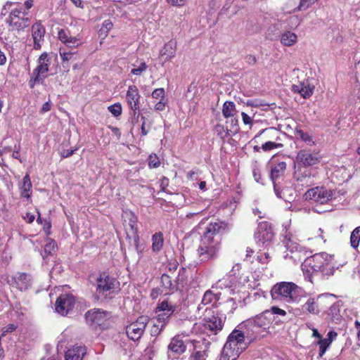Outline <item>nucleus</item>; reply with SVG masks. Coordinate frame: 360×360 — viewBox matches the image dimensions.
<instances>
[{
  "instance_id": "nucleus-7",
  "label": "nucleus",
  "mask_w": 360,
  "mask_h": 360,
  "mask_svg": "<svg viewBox=\"0 0 360 360\" xmlns=\"http://www.w3.org/2000/svg\"><path fill=\"white\" fill-rule=\"evenodd\" d=\"M37 62V66L33 70L32 75L28 82L30 89H33L36 84L43 82L44 79L47 77L51 60L49 54L44 52L39 56Z\"/></svg>"
},
{
  "instance_id": "nucleus-31",
  "label": "nucleus",
  "mask_w": 360,
  "mask_h": 360,
  "mask_svg": "<svg viewBox=\"0 0 360 360\" xmlns=\"http://www.w3.org/2000/svg\"><path fill=\"white\" fill-rule=\"evenodd\" d=\"M220 292H214V291L212 290H207L203 295L201 304H211L212 307H216L217 302L220 300Z\"/></svg>"
},
{
  "instance_id": "nucleus-22",
  "label": "nucleus",
  "mask_w": 360,
  "mask_h": 360,
  "mask_svg": "<svg viewBox=\"0 0 360 360\" xmlns=\"http://www.w3.org/2000/svg\"><path fill=\"white\" fill-rule=\"evenodd\" d=\"M32 37L34 41V49L39 50L41 48V44L44 40L46 30L40 21H37L32 26Z\"/></svg>"
},
{
  "instance_id": "nucleus-3",
  "label": "nucleus",
  "mask_w": 360,
  "mask_h": 360,
  "mask_svg": "<svg viewBox=\"0 0 360 360\" xmlns=\"http://www.w3.org/2000/svg\"><path fill=\"white\" fill-rule=\"evenodd\" d=\"M245 340V330L243 331L233 330L223 347L221 355L222 360H236L248 347Z\"/></svg>"
},
{
  "instance_id": "nucleus-60",
  "label": "nucleus",
  "mask_w": 360,
  "mask_h": 360,
  "mask_svg": "<svg viewBox=\"0 0 360 360\" xmlns=\"http://www.w3.org/2000/svg\"><path fill=\"white\" fill-rule=\"evenodd\" d=\"M76 150H77V148L72 149V150H63L60 153L61 158H69V157L72 156Z\"/></svg>"
},
{
  "instance_id": "nucleus-25",
  "label": "nucleus",
  "mask_w": 360,
  "mask_h": 360,
  "mask_svg": "<svg viewBox=\"0 0 360 360\" xmlns=\"http://www.w3.org/2000/svg\"><path fill=\"white\" fill-rule=\"evenodd\" d=\"M186 350V345L179 335L174 336L168 345V352L179 356Z\"/></svg>"
},
{
  "instance_id": "nucleus-49",
  "label": "nucleus",
  "mask_w": 360,
  "mask_h": 360,
  "mask_svg": "<svg viewBox=\"0 0 360 360\" xmlns=\"http://www.w3.org/2000/svg\"><path fill=\"white\" fill-rule=\"evenodd\" d=\"M161 283L162 286L167 289H172L173 283L171 277L167 274H162L161 276Z\"/></svg>"
},
{
  "instance_id": "nucleus-26",
  "label": "nucleus",
  "mask_w": 360,
  "mask_h": 360,
  "mask_svg": "<svg viewBox=\"0 0 360 360\" xmlns=\"http://www.w3.org/2000/svg\"><path fill=\"white\" fill-rule=\"evenodd\" d=\"M324 231L321 228L311 226L305 231V237L308 241L316 240L318 243H326V240L323 235Z\"/></svg>"
},
{
  "instance_id": "nucleus-27",
  "label": "nucleus",
  "mask_w": 360,
  "mask_h": 360,
  "mask_svg": "<svg viewBox=\"0 0 360 360\" xmlns=\"http://www.w3.org/2000/svg\"><path fill=\"white\" fill-rule=\"evenodd\" d=\"M257 234L259 240L263 243L271 241L274 237L272 229L268 226L266 222L259 224Z\"/></svg>"
},
{
  "instance_id": "nucleus-34",
  "label": "nucleus",
  "mask_w": 360,
  "mask_h": 360,
  "mask_svg": "<svg viewBox=\"0 0 360 360\" xmlns=\"http://www.w3.org/2000/svg\"><path fill=\"white\" fill-rule=\"evenodd\" d=\"M13 280L16 287L21 291L26 290L30 285L29 276L26 273H18Z\"/></svg>"
},
{
  "instance_id": "nucleus-4",
  "label": "nucleus",
  "mask_w": 360,
  "mask_h": 360,
  "mask_svg": "<svg viewBox=\"0 0 360 360\" xmlns=\"http://www.w3.org/2000/svg\"><path fill=\"white\" fill-rule=\"evenodd\" d=\"M299 286L293 282H278L271 290L273 300L288 304L296 302L299 297Z\"/></svg>"
},
{
  "instance_id": "nucleus-10",
  "label": "nucleus",
  "mask_w": 360,
  "mask_h": 360,
  "mask_svg": "<svg viewBox=\"0 0 360 360\" xmlns=\"http://www.w3.org/2000/svg\"><path fill=\"white\" fill-rule=\"evenodd\" d=\"M85 318L91 325L105 329L109 326L111 313L101 309H93L86 312Z\"/></svg>"
},
{
  "instance_id": "nucleus-33",
  "label": "nucleus",
  "mask_w": 360,
  "mask_h": 360,
  "mask_svg": "<svg viewBox=\"0 0 360 360\" xmlns=\"http://www.w3.org/2000/svg\"><path fill=\"white\" fill-rule=\"evenodd\" d=\"M176 45L172 41L167 42L164 47L160 50V55L165 58V60H169L173 58L176 55Z\"/></svg>"
},
{
  "instance_id": "nucleus-57",
  "label": "nucleus",
  "mask_w": 360,
  "mask_h": 360,
  "mask_svg": "<svg viewBox=\"0 0 360 360\" xmlns=\"http://www.w3.org/2000/svg\"><path fill=\"white\" fill-rule=\"evenodd\" d=\"M254 253H255V251L252 248H247L245 260L248 262L252 263L253 259H252V255Z\"/></svg>"
},
{
  "instance_id": "nucleus-48",
  "label": "nucleus",
  "mask_w": 360,
  "mask_h": 360,
  "mask_svg": "<svg viewBox=\"0 0 360 360\" xmlns=\"http://www.w3.org/2000/svg\"><path fill=\"white\" fill-rule=\"evenodd\" d=\"M17 329V326L14 323L8 324L6 326L4 327L1 330L0 337L2 338L5 337L7 333H11L14 332Z\"/></svg>"
},
{
  "instance_id": "nucleus-30",
  "label": "nucleus",
  "mask_w": 360,
  "mask_h": 360,
  "mask_svg": "<svg viewBox=\"0 0 360 360\" xmlns=\"http://www.w3.org/2000/svg\"><path fill=\"white\" fill-rule=\"evenodd\" d=\"M291 90L294 93L300 94L304 98H309L313 94L314 86L300 82L298 84H293Z\"/></svg>"
},
{
  "instance_id": "nucleus-37",
  "label": "nucleus",
  "mask_w": 360,
  "mask_h": 360,
  "mask_svg": "<svg viewBox=\"0 0 360 360\" xmlns=\"http://www.w3.org/2000/svg\"><path fill=\"white\" fill-rule=\"evenodd\" d=\"M297 41V36L290 31H286L282 34L281 37V42L286 46H291L294 45Z\"/></svg>"
},
{
  "instance_id": "nucleus-56",
  "label": "nucleus",
  "mask_w": 360,
  "mask_h": 360,
  "mask_svg": "<svg viewBox=\"0 0 360 360\" xmlns=\"http://www.w3.org/2000/svg\"><path fill=\"white\" fill-rule=\"evenodd\" d=\"M252 174H253L254 179L257 182L264 184L261 172L258 169H254Z\"/></svg>"
},
{
  "instance_id": "nucleus-36",
  "label": "nucleus",
  "mask_w": 360,
  "mask_h": 360,
  "mask_svg": "<svg viewBox=\"0 0 360 360\" xmlns=\"http://www.w3.org/2000/svg\"><path fill=\"white\" fill-rule=\"evenodd\" d=\"M164 245L163 234L162 232H158L152 236V250L155 252H160Z\"/></svg>"
},
{
  "instance_id": "nucleus-29",
  "label": "nucleus",
  "mask_w": 360,
  "mask_h": 360,
  "mask_svg": "<svg viewBox=\"0 0 360 360\" xmlns=\"http://www.w3.org/2000/svg\"><path fill=\"white\" fill-rule=\"evenodd\" d=\"M295 172L293 173V177L297 182H301L302 185H308V181L311 176V173L309 170L304 168L302 166L298 165L295 167Z\"/></svg>"
},
{
  "instance_id": "nucleus-35",
  "label": "nucleus",
  "mask_w": 360,
  "mask_h": 360,
  "mask_svg": "<svg viewBox=\"0 0 360 360\" xmlns=\"http://www.w3.org/2000/svg\"><path fill=\"white\" fill-rule=\"evenodd\" d=\"M286 169V163L285 162H280L276 165L271 170L270 179L275 183V181L281 176L283 175Z\"/></svg>"
},
{
  "instance_id": "nucleus-46",
  "label": "nucleus",
  "mask_w": 360,
  "mask_h": 360,
  "mask_svg": "<svg viewBox=\"0 0 360 360\" xmlns=\"http://www.w3.org/2000/svg\"><path fill=\"white\" fill-rule=\"evenodd\" d=\"M167 324L164 323L156 322L153 323V326L151 328V335L153 336L158 335L161 331L165 328Z\"/></svg>"
},
{
  "instance_id": "nucleus-19",
  "label": "nucleus",
  "mask_w": 360,
  "mask_h": 360,
  "mask_svg": "<svg viewBox=\"0 0 360 360\" xmlns=\"http://www.w3.org/2000/svg\"><path fill=\"white\" fill-rule=\"evenodd\" d=\"M189 342L193 346L190 359L191 360H206L208 356L210 343L205 340L202 341L193 340H189Z\"/></svg>"
},
{
  "instance_id": "nucleus-54",
  "label": "nucleus",
  "mask_w": 360,
  "mask_h": 360,
  "mask_svg": "<svg viewBox=\"0 0 360 360\" xmlns=\"http://www.w3.org/2000/svg\"><path fill=\"white\" fill-rule=\"evenodd\" d=\"M247 105L248 106H251V107H254V108H260V107L269 105L268 104L265 103L263 101L257 100V99L248 101Z\"/></svg>"
},
{
  "instance_id": "nucleus-41",
  "label": "nucleus",
  "mask_w": 360,
  "mask_h": 360,
  "mask_svg": "<svg viewBox=\"0 0 360 360\" xmlns=\"http://www.w3.org/2000/svg\"><path fill=\"white\" fill-rule=\"evenodd\" d=\"M134 68L131 69V74L136 76H141L143 72H145L147 68L148 65L143 60H140L139 65L136 67L135 64L132 65Z\"/></svg>"
},
{
  "instance_id": "nucleus-64",
  "label": "nucleus",
  "mask_w": 360,
  "mask_h": 360,
  "mask_svg": "<svg viewBox=\"0 0 360 360\" xmlns=\"http://www.w3.org/2000/svg\"><path fill=\"white\" fill-rule=\"evenodd\" d=\"M166 106V102L164 100H160L155 105V109L156 110L162 111L165 110Z\"/></svg>"
},
{
  "instance_id": "nucleus-24",
  "label": "nucleus",
  "mask_w": 360,
  "mask_h": 360,
  "mask_svg": "<svg viewBox=\"0 0 360 360\" xmlns=\"http://www.w3.org/2000/svg\"><path fill=\"white\" fill-rule=\"evenodd\" d=\"M262 330L269 331L270 326L274 320V316L266 310L251 319Z\"/></svg>"
},
{
  "instance_id": "nucleus-23",
  "label": "nucleus",
  "mask_w": 360,
  "mask_h": 360,
  "mask_svg": "<svg viewBox=\"0 0 360 360\" xmlns=\"http://www.w3.org/2000/svg\"><path fill=\"white\" fill-rule=\"evenodd\" d=\"M58 39L69 48H77L80 45L79 39L72 36L68 28L58 30Z\"/></svg>"
},
{
  "instance_id": "nucleus-2",
  "label": "nucleus",
  "mask_w": 360,
  "mask_h": 360,
  "mask_svg": "<svg viewBox=\"0 0 360 360\" xmlns=\"http://www.w3.org/2000/svg\"><path fill=\"white\" fill-rule=\"evenodd\" d=\"M335 265L333 255L321 252L304 259L301 266L304 274L307 276L319 273L323 276H332L335 272Z\"/></svg>"
},
{
  "instance_id": "nucleus-40",
  "label": "nucleus",
  "mask_w": 360,
  "mask_h": 360,
  "mask_svg": "<svg viewBox=\"0 0 360 360\" xmlns=\"http://www.w3.org/2000/svg\"><path fill=\"white\" fill-rule=\"evenodd\" d=\"M360 243V226L356 227L351 233L350 235V245L351 246L356 249Z\"/></svg>"
},
{
  "instance_id": "nucleus-1",
  "label": "nucleus",
  "mask_w": 360,
  "mask_h": 360,
  "mask_svg": "<svg viewBox=\"0 0 360 360\" xmlns=\"http://www.w3.org/2000/svg\"><path fill=\"white\" fill-rule=\"evenodd\" d=\"M228 230L229 224L221 221L210 222L207 225L198 248L201 260L213 259L217 257L221 237Z\"/></svg>"
},
{
  "instance_id": "nucleus-11",
  "label": "nucleus",
  "mask_w": 360,
  "mask_h": 360,
  "mask_svg": "<svg viewBox=\"0 0 360 360\" xmlns=\"http://www.w3.org/2000/svg\"><path fill=\"white\" fill-rule=\"evenodd\" d=\"M328 297L324 295H320L316 297H309L302 306V309L304 312L311 314H319L322 311H325L329 306Z\"/></svg>"
},
{
  "instance_id": "nucleus-28",
  "label": "nucleus",
  "mask_w": 360,
  "mask_h": 360,
  "mask_svg": "<svg viewBox=\"0 0 360 360\" xmlns=\"http://www.w3.org/2000/svg\"><path fill=\"white\" fill-rule=\"evenodd\" d=\"M86 354V348L84 346H73L65 352V360H82Z\"/></svg>"
},
{
  "instance_id": "nucleus-17",
  "label": "nucleus",
  "mask_w": 360,
  "mask_h": 360,
  "mask_svg": "<svg viewBox=\"0 0 360 360\" xmlns=\"http://www.w3.org/2000/svg\"><path fill=\"white\" fill-rule=\"evenodd\" d=\"M321 156L318 152H311L309 150H300L296 156L297 165L303 167H312L321 162Z\"/></svg>"
},
{
  "instance_id": "nucleus-62",
  "label": "nucleus",
  "mask_w": 360,
  "mask_h": 360,
  "mask_svg": "<svg viewBox=\"0 0 360 360\" xmlns=\"http://www.w3.org/2000/svg\"><path fill=\"white\" fill-rule=\"evenodd\" d=\"M51 109V103L50 101H49L42 105V107L40 110V112L45 113L46 112L50 111Z\"/></svg>"
},
{
  "instance_id": "nucleus-8",
  "label": "nucleus",
  "mask_w": 360,
  "mask_h": 360,
  "mask_svg": "<svg viewBox=\"0 0 360 360\" xmlns=\"http://www.w3.org/2000/svg\"><path fill=\"white\" fill-rule=\"evenodd\" d=\"M96 293L104 297H106L108 293L114 290L117 285H119V282L117 279L105 271L99 273L98 276L96 278Z\"/></svg>"
},
{
  "instance_id": "nucleus-39",
  "label": "nucleus",
  "mask_w": 360,
  "mask_h": 360,
  "mask_svg": "<svg viewBox=\"0 0 360 360\" xmlns=\"http://www.w3.org/2000/svg\"><path fill=\"white\" fill-rule=\"evenodd\" d=\"M46 241L47 243L44 245L42 254L43 258H46L51 255L57 249V245L54 240L47 238Z\"/></svg>"
},
{
  "instance_id": "nucleus-20",
  "label": "nucleus",
  "mask_w": 360,
  "mask_h": 360,
  "mask_svg": "<svg viewBox=\"0 0 360 360\" xmlns=\"http://www.w3.org/2000/svg\"><path fill=\"white\" fill-rule=\"evenodd\" d=\"M238 111L233 101H225L222 106V115L226 118H231V133L234 134L239 131Z\"/></svg>"
},
{
  "instance_id": "nucleus-43",
  "label": "nucleus",
  "mask_w": 360,
  "mask_h": 360,
  "mask_svg": "<svg viewBox=\"0 0 360 360\" xmlns=\"http://www.w3.org/2000/svg\"><path fill=\"white\" fill-rule=\"evenodd\" d=\"M148 165L150 169L158 168L160 165L159 157L155 153L150 154L148 156Z\"/></svg>"
},
{
  "instance_id": "nucleus-12",
  "label": "nucleus",
  "mask_w": 360,
  "mask_h": 360,
  "mask_svg": "<svg viewBox=\"0 0 360 360\" xmlns=\"http://www.w3.org/2000/svg\"><path fill=\"white\" fill-rule=\"evenodd\" d=\"M149 321L150 318L148 316H140L134 322L127 326L126 333L127 337L133 341L140 340Z\"/></svg>"
},
{
  "instance_id": "nucleus-45",
  "label": "nucleus",
  "mask_w": 360,
  "mask_h": 360,
  "mask_svg": "<svg viewBox=\"0 0 360 360\" xmlns=\"http://www.w3.org/2000/svg\"><path fill=\"white\" fill-rule=\"evenodd\" d=\"M283 144L280 143H275L273 141H267L262 145V149L264 151H270L275 148H280L283 147Z\"/></svg>"
},
{
  "instance_id": "nucleus-18",
  "label": "nucleus",
  "mask_w": 360,
  "mask_h": 360,
  "mask_svg": "<svg viewBox=\"0 0 360 360\" xmlns=\"http://www.w3.org/2000/svg\"><path fill=\"white\" fill-rule=\"evenodd\" d=\"M140 99L141 95L136 86L130 85L126 94V101L129 108L133 111L134 116L140 114Z\"/></svg>"
},
{
  "instance_id": "nucleus-9",
  "label": "nucleus",
  "mask_w": 360,
  "mask_h": 360,
  "mask_svg": "<svg viewBox=\"0 0 360 360\" xmlns=\"http://www.w3.org/2000/svg\"><path fill=\"white\" fill-rule=\"evenodd\" d=\"M283 243L286 248L285 259H290L295 262H300L306 256V250L291 237L285 236Z\"/></svg>"
},
{
  "instance_id": "nucleus-47",
  "label": "nucleus",
  "mask_w": 360,
  "mask_h": 360,
  "mask_svg": "<svg viewBox=\"0 0 360 360\" xmlns=\"http://www.w3.org/2000/svg\"><path fill=\"white\" fill-rule=\"evenodd\" d=\"M319 345V356H322L326 352L328 347L330 345V342L325 339H321L318 341Z\"/></svg>"
},
{
  "instance_id": "nucleus-32",
  "label": "nucleus",
  "mask_w": 360,
  "mask_h": 360,
  "mask_svg": "<svg viewBox=\"0 0 360 360\" xmlns=\"http://www.w3.org/2000/svg\"><path fill=\"white\" fill-rule=\"evenodd\" d=\"M32 182L30 180V174L27 173L23 179L22 184L20 186V196L25 198H30L32 194Z\"/></svg>"
},
{
  "instance_id": "nucleus-21",
  "label": "nucleus",
  "mask_w": 360,
  "mask_h": 360,
  "mask_svg": "<svg viewBox=\"0 0 360 360\" xmlns=\"http://www.w3.org/2000/svg\"><path fill=\"white\" fill-rule=\"evenodd\" d=\"M75 302V298L72 295L63 294L56 301V311L61 315H67L74 307Z\"/></svg>"
},
{
  "instance_id": "nucleus-58",
  "label": "nucleus",
  "mask_w": 360,
  "mask_h": 360,
  "mask_svg": "<svg viewBox=\"0 0 360 360\" xmlns=\"http://www.w3.org/2000/svg\"><path fill=\"white\" fill-rule=\"evenodd\" d=\"M51 221L49 220L45 219L44 225H43V230L48 236L51 234Z\"/></svg>"
},
{
  "instance_id": "nucleus-6",
  "label": "nucleus",
  "mask_w": 360,
  "mask_h": 360,
  "mask_svg": "<svg viewBox=\"0 0 360 360\" xmlns=\"http://www.w3.org/2000/svg\"><path fill=\"white\" fill-rule=\"evenodd\" d=\"M6 23L11 31L20 32L30 26L31 18L22 8H15L11 11Z\"/></svg>"
},
{
  "instance_id": "nucleus-38",
  "label": "nucleus",
  "mask_w": 360,
  "mask_h": 360,
  "mask_svg": "<svg viewBox=\"0 0 360 360\" xmlns=\"http://www.w3.org/2000/svg\"><path fill=\"white\" fill-rule=\"evenodd\" d=\"M295 134L297 137L300 138L302 141L305 142L309 146L315 145V142L313 140V137L308 132H304L299 127H296L295 129Z\"/></svg>"
},
{
  "instance_id": "nucleus-14",
  "label": "nucleus",
  "mask_w": 360,
  "mask_h": 360,
  "mask_svg": "<svg viewBox=\"0 0 360 360\" xmlns=\"http://www.w3.org/2000/svg\"><path fill=\"white\" fill-rule=\"evenodd\" d=\"M331 190L323 186H316L309 189L304 194L306 200H312L319 204H326L333 198Z\"/></svg>"
},
{
  "instance_id": "nucleus-13",
  "label": "nucleus",
  "mask_w": 360,
  "mask_h": 360,
  "mask_svg": "<svg viewBox=\"0 0 360 360\" xmlns=\"http://www.w3.org/2000/svg\"><path fill=\"white\" fill-rule=\"evenodd\" d=\"M202 321L205 328L214 334L222 330L224 323V321L219 316L218 313L214 312L211 309H205Z\"/></svg>"
},
{
  "instance_id": "nucleus-63",
  "label": "nucleus",
  "mask_w": 360,
  "mask_h": 360,
  "mask_svg": "<svg viewBox=\"0 0 360 360\" xmlns=\"http://www.w3.org/2000/svg\"><path fill=\"white\" fill-rule=\"evenodd\" d=\"M337 336H338V333L335 331L330 330L328 333L327 338H324V339L331 343L333 342V340L336 338Z\"/></svg>"
},
{
  "instance_id": "nucleus-53",
  "label": "nucleus",
  "mask_w": 360,
  "mask_h": 360,
  "mask_svg": "<svg viewBox=\"0 0 360 360\" xmlns=\"http://www.w3.org/2000/svg\"><path fill=\"white\" fill-rule=\"evenodd\" d=\"M316 1L317 0H300L297 9L298 11H304Z\"/></svg>"
},
{
  "instance_id": "nucleus-51",
  "label": "nucleus",
  "mask_w": 360,
  "mask_h": 360,
  "mask_svg": "<svg viewBox=\"0 0 360 360\" xmlns=\"http://www.w3.org/2000/svg\"><path fill=\"white\" fill-rule=\"evenodd\" d=\"M271 314V316H274V315H278L281 316H286L287 313L285 310L279 308L277 306H273L270 308V309L266 310Z\"/></svg>"
},
{
  "instance_id": "nucleus-55",
  "label": "nucleus",
  "mask_w": 360,
  "mask_h": 360,
  "mask_svg": "<svg viewBox=\"0 0 360 360\" xmlns=\"http://www.w3.org/2000/svg\"><path fill=\"white\" fill-rule=\"evenodd\" d=\"M200 172V170L198 169H196L195 170H191L187 174V179L190 181H195L198 179V174Z\"/></svg>"
},
{
  "instance_id": "nucleus-42",
  "label": "nucleus",
  "mask_w": 360,
  "mask_h": 360,
  "mask_svg": "<svg viewBox=\"0 0 360 360\" xmlns=\"http://www.w3.org/2000/svg\"><path fill=\"white\" fill-rule=\"evenodd\" d=\"M59 54L63 63L72 60L74 55L75 54V52H72L71 51H67L65 48H60Z\"/></svg>"
},
{
  "instance_id": "nucleus-52",
  "label": "nucleus",
  "mask_w": 360,
  "mask_h": 360,
  "mask_svg": "<svg viewBox=\"0 0 360 360\" xmlns=\"http://www.w3.org/2000/svg\"><path fill=\"white\" fill-rule=\"evenodd\" d=\"M152 97L155 99L165 100V91L163 88L155 89L152 92Z\"/></svg>"
},
{
  "instance_id": "nucleus-5",
  "label": "nucleus",
  "mask_w": 360,
  "mask_h": 360,
  "mask_svg": "<svg viewBox=\"0 0 360 360\" xmlns=\"http://www.w3.org/2000/svg\"><path fill=\"white\" fill-rule=\"evenodd\" d=\"M123 225L125 229L127 238L133 242L137 251L139 248V236L138 234V217L130 210L123 211L122 215Z\"/></svg>"
},
{
  "instance_id": "nucleus-44",
  "label": "nucleus",
  "mask_w": 360,
  "mask_h": 360,
  "mask_svg": "<svg viewBox=\"0 0 360 360\" xmlns=\"http://www.w3.org/2000/svg\"><path fill=\"white\" fill-rule=\"evenodd\" d=\"M108 109L115 117L120 116L122 112V105L120 103H116L108 106Z\"/></svg>"
},
{
  "instance_id": "nucleus-15",
  "label": "nucleus",
  "mask_w": 360,
  "mask_h": 360,
  "mask_svg": "<svg viewBox=\"0 0 360 360\" xmlns=\"http://www.w3.org/2000/svg\"><path fill=\"white\" fill-rule=\"evenodd\" d=\"M243 327L246 340L248 343L260 340L266 337L269 333V331L262 330L251 319L246 320L243 323Z\"/></svg>"
},
{
  "instance_id": "nucleus-59",
  "label": "nucleus",
  "mask_w": 360,
  "mask_h": 360,
  "mask_svg": "<svg viewBox=\"0 0 360 360\" xmlns=\"http://www.w3.org/2000/svg\"><path fill=\"white\" fill-rule=\"evenodd\" d=\"M241 117H242L243 122L245 124H252V117H250L247 113L242 112Z\"/></svg>"
},
{
  "instance_id": "nucleus-50",
  "label": "nucleus",
  "mask_w": 360,
  "mask_h": 360,
  "mask_svg": "<svg viewBox=\"0 0 360 360\" xmlns=\"http://www.w3.org/2000/svg\"><path fill=\"white\" fill-rule=\"evenodd\" d=\"M216 131H217V134L220 136L221 138L224 139L230 136L231 129H225L223 125L217 124L216 126Z\"/></svg>"
},
{
  "instance_id": "nucleus-61",
  "label": "nucleus",
  "mask_w": 360,
  "mask_h": 360,
  "mask_svg": "<svg viewBox=\"0 0 360 360\" xmlns=\"http://www.w3.org/2000/svg\"><path fill=\"white\" fill-rule=\"evenodd\" d=\"M354 327L356 330L357 345L360 346V322L359 321H355Z\"/></svg>"
},
{
  "instance_id": "nucleus-16",
  "label": "nucleus",
  "mask_w": 360,
  "mask_h": 360,
  "mask_svg": "<svg viewBox=\"0 0 360 360\" xmlns=\"http://www.w3.org/2000/svg\"><path fill=\"white\" fill-rule=\"evenodd\" d=\"M175 310V305L167 300L159 302L155 309L156 321L167 324Z\"/></svg>"
}]
</instances>
